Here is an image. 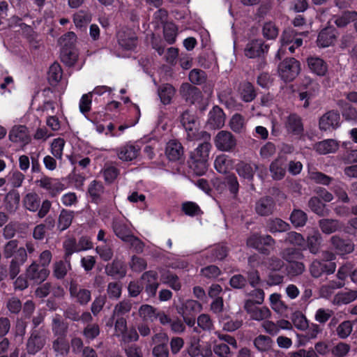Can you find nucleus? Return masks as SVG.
Returning a JSON list of instances; mask_svg holds the SVG:
<instances>
[{"label":"nucleus","mask_w":357,"mask_h":357,"mask_svg":"<svg viewBox=\"0 0 357 357\" xmlns=\"http://www.w3.org/2000/svg\"><path fill=\"white\" fill-rule=\"evenodd\" d=\"M158 275L155 271H148L144 272L141 280L144 282L145 291L149 297H155L160 283L158 281Z\"/></svg>","instance_id":"nucleus-13"},{"label":"nucleus","mask_w":357,"mask_h":357,"mask_svg":"<svg viewBox=\"0 0 357 357\" xmlns=\"http://www.w3.org/2000/svg\"><path fill=\"white\" fill-rule=\"evenodd\" d=\"M24 204L30 211H36L40 206L38 195L35 192L28 193L24 199Z\"/></svg>","instance_id":"nucleus-55"},{"label":"nucleus","mask_w":357,"mask_h":357,"mask_svg":"<svg viewBox=\"0 0 357 357\" xmlns=\"http://www.w3.org/2000/svg\"><path fill=\"white\" fill-rule=\"evenodd\" d=\"M181 122L186 131H192L196 126V118L188 111H185L181 116Z\"/></svg>","instance_id":"nucleus-64"},{"label":"nucleus","mask_w":357,"mask_h":357,"mask_svg":"<svg viewBox=\"0 0 357 357\" xmlns=\"http://www.w3.org/2000/svg\"><path fill=\"white\" fill-rule=\"evenodd\" d=\"M307 65L310 70L319 76H323L327 71V65L325 61L319 57L307 59Z\"/></svg>","instance_id":"nucleus-32"},{"label":"nucleus","mask_w":357,"mask_h":357,"mask_svg":"<svg viewBox=\"0 0 357 357\" xmlns=\"http://www.w3.org/2000/svg\"><path fill=\"white\" fill-rule=\"evenodd\" d=\"M112 227L115 235L123 241H125L132 234L126 220L123 218H113Z\"/></svg>","instance_id":"nucleus-15"},{"label":"nucleus","mask_w":357,"mask_h":357,"mask_svg":"<svg viewBox=\"0 0 357 357\" xmlns=\"http://www.w3.org/2000/svg\"><path fill=\"white\" fill-rule=\"evenodd\" d=\"M50 274V271L33 261L26 269V276L36 284L45 281Z\"/></svg>","instance_id":"nucleus-9"},{"label":"nucleus","mask_w":357,"mask_h":357,"mask_svg":"<svg viewBox=\"0 0 357 357\" xmlns=\"http://www.w3.org/2000/svg\"><path fill=\"white\" fill-rule=\"evenodd\" d=\"M105 271L108 275L111 276L123 277L126 275L123 263L120 261H114L110 265L107 266Z\"/></svg>","instance_id":"nucleus-57"},{"label":"nucleus","mask_w":357,"mask_h":357,"mask_svg":"<svg viewBox=\"0 0 357 357\" xmlns=\"http://www.w3.org/2000/svg\"><path fill=\"white\" fill-rule=\"evenodd\" d=\"M285 128L288 132L293 135H299L303 131V125L299 116L296 114H290L285 122Z\"/></svg>","instance_id":"nucleus-25"},{"label":"nucleus","mask_w":357,"mask_h":357,"mask_svg":"<svg viewBox=\"0 0 357 357\" xmlns=\"http://www.w3.org/2000/svg\"><path fill=\"white\" fill-rule=\"evenodd\" d=\"M118 41L123 48L130 50L137 46V38L130 30L122 31L118 33Z\"/></svg>","instance_id":"nucleus-23"},{"label":"nucleus","mask_w":357,"mask_h":357,"mask_svg":"<svg viewBox=\"0 0 357 357\" xmlns=\"http://www.w3.org/2000/svg\"><path fill=\"white\" fill-rule=\"evenodd\" d=\"M52 349L57 354L64 356L69 351V345L63 336H59L53 341Z\"/></svg>","instance_id":"nucleus-54"},{"label":"nucleus","mask_w":357,"mask_h":357,"mask_svg":"<svg viewBox=\"0 0 357 357\" xmlns=\"http://www.w3.org/2000/svg\"><path fill=\"white\" fill-rule=\"evenodd\" d=\"M161 281L174 291H179L181 289V283L178 275L169 271L161 275Z\"/></svg>","instance_id":"nucleus-37"},{"label":"nucleus","mask_w":357,"mask_h":357,"mask_svg":"<svg viewBox=\"0 0 357 357\" xmlns=\"http://www.w3.org/2000/svg\"><path fill=\"white\" fill-rule=\"evenodd\" d=\"M266 229L273 234L285 232L289 230L290 225L280 218H271L266 222Z\"/></svg>","instance_id":"nucleus-31"},{"label":"nucleus","mask_w":357,"mask_h":357,"mask_svg":"<svg viewBox=\"0 0 357 357\" xmlns=\"http://www.w3.org/2000/svg\"><path fill=\"white\" fill-rule=\"evenodd\" d=\"M27 260V254L25 248H21L18 253V257H14L10 261L8 266V274L11 280H14L20 273L21 266Z\"/></svg>","instance_id":"nucleus-16"},{"label":"nucleus","mask_w":357,"mask_h":357,"mask_svg":"<svg viewBox=\"0 0 357 357\" xmlns=\"http://www.w3.org/2000/svg\"><path fill=\"white\" fill-rule=\"evenodd\" d=\"M357 298V290L342 291L333 298V303L335 305L348 304Z\"/></svg>","instance_id":"nucleus-39"},{"label":"nucleus","mask_w":357,"mask_h":357,"mask_svg":"<svg viewBox=\"0 0 357 357\" xmlns=\"http://www.w3.org/2000/svg\"><path fill=\"white\" fill-rule=\"evenodd\" d=\"M275 206V204L272 197H261L256 202L255 211L259 215L267 216L273 213Z\"/></svg>","instance_id":"nucleus-20"},{"label":"nucleus","mask_w":357,"mask_h":357,"mask_svg":"<svg viewBox=\"0 0 357 357\" xmlns=\"http://www.w3.org/2000/svg\"><path fill=\"white\" fill-rule=\"evenodd\" d=\"M202 305L195 300H187L181 305L176 307L177 312L181 317L194 316V314L202 310Z\"/></svg>","instance_id":"nucleus-24"},{"label":"nucleus","mask_w":357,"mask_h":357,"mask_svg":"<svg viewBox=\"0 0 357 357\" xmlns=\"http://www.w3.org/2000/svg\"><path fill=\"white\" fill-rule=\"evenodd\" d=\"M239 93L241 98L246 102L252 101L256 97L254 86L250 82H245L241 85Z\"/></svg>","instance_id":"nucleus-45"},{"label":"nucleus","mask_w":357,"mask_h":357,"mask_svg":"<svg viewBox=\"0 0 357 357\" xmlns=\"http://www.w3.org/2000/svg\"><path fill=\"white\" fill-rule=\"evenodd\" d=\"M9 139L20 146H25L31 142V136L25 126H14L9 132Z\"/></svg>","instance_id":"nucleus-12"},{"label":"nucleus","mask_w":357,"mask_h":357,"mask_svg":"<svg viewBox=\"0 0 357 357\" xmlns=\"http://www.w3.org/2000/svg\"><path fill=\"white\" fill-rule=\"evenodd\" d=\"M268 49V46L264 45L261 40H254L247 44L244 52L247 57L252 59L260 57Z\"/></svg>","instance_id":"nucleus-17"},{"label":"nucleus","mask_w":357,"mask_h":357,"mask_svg":"<svg viewBox=\"0 0 357 357\" xmlns=\"http://www.w3.org/2000/svg\"><path fill=\"white\" fill-rule=\"evenodd\" d=\"M301 64L294 58H287L278 66L280 77L286 82L293 81L300 73Z\"/></svg>","instance_id":"nucleus-3"},{"label":"nucleus","mask_w":357,"mask_h":357,"mask_svg":"<svg viewBox=\"0 0 357 357\" xmlns=\"http://www.w3.org/2000/svg\"><path fill=\"white\" fill-rule=\"evenodd\" d=\"M182 96L191 104L199 102L202 98V93L199 89L189 84H183L181 87Z\"/></svg>","instance_id":"nucleus-26"},{"label":"nucleus","mask_w":357,"mask_h":357,"mask_svg":"<svg viewBox=\"0 0 357 357\" xmlns=\"http://www.w3.org/2000/svg\"><path fill=\"white\" fill-rule=\"evenodd\" d=\"M77 53L73 48L63 47L61 52V59L68 66H73L77 59Z\"/></svg>","instance_id":"nucleus-49"},{"label":"nucleus","mask_w":357,"mask_h":357,"mask_svg":"<svg viewBox=\"0 0 357 357\" xmlns=\"http://www.w3.org/2000/svg\"><path fill=\"white\" fill-rule=\"evenodd\" d=\"M52 330L55 335L64 336L67 330V326L62 321L59 314H56L52 319Z\"/></svg>","instance_id":"nucleus-56"},{"label":"nucleus","mask_w":357,"mask_h":357,"mask_svg":"<svg viewBox=\"0 0 357 357\" xmlns=\"http://www.w3.org/2000/svg\"><path fill=\"white\" fill-rule=\"evenodd\" d=\"M319 226L321 231L326 234H331L342 229V224L337 220L321 219L319 221Z\"/></svg>","instance_id":"nucleus-30"},{"label":"nucleus","mask_w":357,"mask_h":357,"mask_svg":"<svg viewBox=\"0 0 357 357\" xmlns=\"http://www.w3.org/2000/svg\"><path fill=\"white\" fill-rule=\"evenodd\" d=\"M158 93L161 102L164 105H168L174 95L175 90L172 85L165 84L159 87Z\"/></svg>","instance_id":"nucleus-43"},{"label":"nucleus","mask_w":357,"mask_h":357,"mask_svg":"<svg viewBox=\"0 0 357 357\" xmlns=\"http://www.w3.org/2000/svg\"><path fill=\"white\" fill-rule=\"evenodd\" d=\"M208 125L213 128H220L225 123V114L218 106H214L208 113Z\"/></svg>","instance_id":"nucleus-22"},{"label":"nucleus","mask_w":357,"mask_h":357,"mask_svg":"<svg viewBox=\"0 0 357 357\" xmlns=\"http://www.w3.org/2000/svg\"><path fill=\"white\" fill-rule=\"evenodd\" d=\"M284 242L305 250V239L300 233L296 231L288 232L285 236Z\"/></svg>","instance_id":"nucleus-46"},{"label":"nucleus","mask_w":357,"mask_h":357,"mask_svg":"<svg viewBox=\"0 0 357 357\" xmlns=\"http://www.w3.org/2000/svg\"><path fill=\"white\" fill-rule=\"evenodd\" d=\"M215 147L221 151H231L236 146V139L231 132L221 130L214 138Z\"/></svg>","instance_id":"nucleus-6"},{"label":"nucleus","mask_w":357,"mask_h":357,"mask_svg":"<svg viewBox=\"0 0 357 357\" xmlns=\"http://www.w3.org/2000/svg\"><path fill=\"white\" fill-rule=\"evenodd\" d=\"M257 169V166L255 164L241 162L236 166V172L239 176L248 181H251L253 178Z\"/></svg>","instance_id":"nucleus-36"},{"label":"nucleus","mask_w":357,"mask_h":357,"mask_svg":"<svg viewBox=\"0 0 357 357\" xmlns=\"http://www.w3.org/2000/svg\"><path fill=\"white\" fill-rule=\"evenodd\" d=\"M157 313V310L150 305H142L139 309V316L145 321H153Z\"/></svg>","instance_id":"nucleus-50"},{"label":"nucleus","mask_w":357,"mask_h":357,"mask_svg":"<svg viewBox=\"0 0 357 357\" xmlns=\"http://www.w3.org/2000/svg\"><path fill=\"white\" fill-rule=\"evenodd\" d=\"M340 147L337 141L333 139H324L314 145V150L320 155L335 153Z\"/></svg>","instance_id":"nucleus-21"},{"label":"nucleus","mask_w":357,"mask_h":357,"mask_svg":"<svg viewBox=\"0 0 357 357\" xmlns=\"http://www.w3.org/2000/svg\"><path fill=\"white\" fill-rule=\"evenodd\" d=\"M198 327H194L193 331L197 333H200V329L204 331H211L213 329V322L210 316L207 314H202L197 317Z\"/></svg>","instance_id":"nucleus-42"},{"label":"nucleus","mask_w":357,"mask_h":357,"mask_svg":"<svg viewBox=\"0 0 357 357\" xmlns=\"http://www.w3.org/2000/svg\"><path fill=\"white\" fill-rule=\"evenodd\" d=\"M63 247L65 250L64 259L70 260V257L73 253L79 252L77 243L75 238L66 239L63 243Z\"/></svg>","instance_id":"nucleus-62"},{"label":"nucleus","mask_w":357,"mask_h":357,"mask_svg":"<svg viewBox=\"0 0 357 357\" xmlns=\"http://www.w3.org/2000/svg\"><path fill=\"white\" fill-rule=\"evenodd\" d=\"M48 340L49 333L43 327L32 328L25 344L26 353L36 355L45 347Z\"/></svg>","instance_id":"nucleus-2"},{"label":"nucleus","mask_w":357,"mask_h":357,"mask_svg":"<svg viewBox=\"0 0 357 357\" xmlns=\"http://www.w3.org/2000/svg\"><path fill=\"white\" fill-rule=\"evenodd\" d=\"M298 34L292 29L285 30L282 36V45L278 51L277 56L280 59L287 50V45L294 43L296 47H299L303 45V40L297 37Z\"/></svg>","instance_id":"nucleus-14"},{"label":"nucleus","mask_w":357,"mask_h":357,"mask_svg":"<svg viewBox=\"0 0 357 357\" xmlns=\"http://www.w3.org/2000/svg\"><path fill=\"white\" fill-rule=\"evenodd\" d=\"M70 268V259L60 260L54 264L53 274L57 279L61 280L65 278Z\"/></svg>","instance_id":"nucleus-40"},{"label":"nucleus","mask_w":357,"mask_h":357,"mask_svg":"<svg viewBox=\"0 0 357 357\" xmlns=\"http://www.w3.org/2000/svg\"><path fill=\"white\" fill-rule=\"evenodd\" d=\"M231 166V160L229 156L224 154L217 156L214 161V167L220 174H226Z\"/></svg>","instance_id":"nucleus-44"},{"label":"nucleus","mask_w":357,"mask_h":357,"mask_svg":"<svg viewBox=\"0 0 357 357\" xmlns=\"http://www.w3.org/2000/svg\"><path fill=\"white\" fill-rule=\"evenodd\" d=\"M247 245L249 247L257 250L262 254L268 255L270 253L269 249L261 245V236L258 234L251 235L247 239Z\"/></svg>","instance_id":"nucleus-51"},{"label":"nucleus","mask_w":357,"mask_h":357,"mask_svg":"<svg viewBox=\"0 0 357 357\" xmlns=\"http://www.w3.org/2000/svg\"><path fill=\"white\" fill-rule=\"evenodd\" d=\"M290 221L295 227H303L307 221V214L301 209H294L290 215Z\"/></svg>","instance_id":"nucleus-47"},{"label":"nucleus","mask_w":357,"mask_h":357,"mask_svg":"<svg viewBox=\"0 0 357 357\" xmlns=\"http://www.w3.org/2000/svg\"><path fill=\"white\" fill-rule=\"evenodd\" d=\"M164 37L169 44H173L176 41L177 36V27L173 23H166L163 28Z\"/></svg>","instance_id":"nucleus-60"},{"label":"nucleus","mask_w":357,"mask_h":357,"mask_svg":"<svg viewBox=\"0 0 357 357\" xmlns=\"http://www.w3.org/2000/svg\"><path fill=\"white\" fill-rule=\"evenodd\" d=\"M21 248H24L19 247V241L17 240H10L3 247V255L5 259L18 257V253Z\"/></svg>","instance_id":"nucleus-38"},{"label":"nucleus","mask_w":357,"mask_h":357,"mask_svg":"<svg viewBox=\"0 0 357 357\" xmlns=\"http://www.w3.org/2000/svg\"><path fill=\"white\" fill-rule=\"evenodd\" d=\"M356 19V12H344L341 15L336 17L334 22L338 27H344Z\"/></svg>","instance_id":"nucleus-59"},{"label":"nucleus","mask_w":357,"mask_h":357,"mask_svg":"<svg viewBox=\"0 0 357 357\" xmlns=\"http://www.w3.org/2000/svg\"><path fill=\"white\" fill-rule=\"evenodd\" d=\"M336 269L335 262H324L320 259H314L310 265L309 270L313 278H318L324 274H333Z\"/></svg>","instance_id":"nucleus-8"},{"label":"nucleus","mask_w":357,"mask_h":357,"mask_svg":"<svg viewBox=\"0 0 357 357\" xmlns=\"http://www.w3.org/2000/svg\"><path fill=\"white\" fill-rule=\"evenodd\" d=\"M132 308V303L129 301L123 300L117 303L113 310L112 317H123L122 316L128 313Z\"/></svg>","instance_id":"nucleus-61"},{"label":"nucleus","mask_w":357,"mask_h":357,"mask_svg":"<svg viewBox=\"0 0 357 357\" xmlns=\"http://www.w3.org/2000/svg\"><path fill=\"white\" fill-rule=\"evenodd\" d=\"M273 342L271 338L264 335H259L254 340V345L259 351H267L273 346Z\"/></svg>","instance_id":"nucleus-48"},{"label":"nucleus","mask_w":357,"mask_h":357,"mask_svg":"<svg viewBox=\"0 0 357 357\" xmlns=\"http://www.w3.org/2000/svg\"><path fill=\"white\" fill-rule=\"evenodd\" d=\"M282 258L289 263L296 261L303 257L302 252L296 248H288L282 252Z\"/></svg>","instance_id":"nucleus-63"},{"label":"nucleus","mask_w":357,"mask_h":357,"mask_svg":"<svg viewBox=\"0 0 357 357\" xmlns=\"http://www.w3.org/2000/svg\"><path fill=\"white\" fill-rule=\"evenodd\" d=\"M341 117L340 114L334 110L325 113L319 122V128L324 131H332L340 127Z\"/></svg>","instance_id":"nucleus-10"},{"label":"nucleus","mask_w":357,"mask_h":357,"mask_svg":"<svg viewBox=\"0 0 357 357\" xmlns=\"http://www.w3.org/2000/svg\"><path fill=\"white\" fill-rule=\"evenodd\" d=\"M36 183L41 188L46 190L52 197L57 196L65 189V185L58 178L43 176L36 181Z\"/></svg>","instance_id":"nucleus-7"},{"label":"nucleus","mask_w":357,"mask_h":357,"mask_svg":"<svg viewBox=\"0 0 357 357\" xmlns=\"http://www.w3.org/2000/svg\"><path fill=\"white\" fill-rule=\"evenodd\" d=\"M244 309L249 314L250 319L255 321H265L271 317V312L268 307L257 306L251 299L245 301Z\"/></svg>","instance_id":"nucleus-4"},{"label":"nucleus","mask_w":357,"mask_h":357,"mask_svg":"<svg viewBox=\"0 0 357 357\" xmlns=\"http://www.w3.org/2000/svg\"><path fill=\"white\" fill-rule=\"evenodd\" d=\"M105 192V188L102 182L93 181L89 185L88 192L92 199V202L98 204L100 202L102 196Z\"/></svg>","instance_id":"nucleus-34"},{"label":"nucleus","mask_w":357,"mask_h":357,"mask_svg":"<svg viewBox=\"0 0 357 357\" xmlns=\"http://www.w3.org/2000/svg\"><path fill=\"white\" fill-rule=\"evenodd\" d=\"M201 349L202 344H200V339L195 336L192 337L186 349L189 356L190 357L201 356Z\"/></svg>","instance_id":"nucleus-58"},{"label":"nucleus","mask_w":357,"mask_h":357,"mask_svg":"<svg viewBox=\"0 0 357 357\" xmlns=\"http://www.w3.org/2000/svg\"><path fill=\"white\" fill-rule=\"evenodd\" d=\"M245 118L241 114H234L229 120V126L232 131L236 133H243L246 130Z\"/></svg>","instance_id":"nucleus-33"},{"label":"nucleus","mask_w":357,"mask_h":357,"mask_svg":"<svg viewBox=\"0 0 357 357\" xmlns=\"http://www.w3.org/2000/svg\"><path fill=\"white\" fill-rule=\"evenodd\" d=\"M270 305L271 308L277 313L284 315L289 307L281 299L280 294H272L269 297Z\"/></svg>","instance_id":"nucleus-35"},{"label":"nucleus","mask_w":357,"mask_h":357,"mask_svg":"<svg viewBox=\"0 0 357 357\" xmlns=\"http://www.w3.org/2000/svg\"><path fill=\"white\" fill-rule=\"evenodd\" d=\"M287 160L283 157H278L270 165L269 170L274 180L282 179L286 174Z\"/></svg>","instance_id":"nucleus-19"},{"label":"nucleus","mask_w":357,"mask_h":357,"mask_svg":"<svg viewBox=\"0 0 357 357\" xmlns=\"http://www.w3.org/2000/svg\"><path fill=\"white\" fill-rule=\"evenodd\" d=\"M70 297L81 305H86L91 299V291L82 287L75 282H71L69 287Z\"/></svg>","instance_id":"nucleus-11"},{"label":"nucleus","mask_w":357,"mask_h":357,"mask_svg":"<svg viewBox=\"0 0 357 357\" xmlns=\"http://www.w3.org/2000/svg\"><path fill=\"white\" fill-rule=\"evenodd\" d=\"M165 153L170 160L176 161L183 156V149L179 142L175 139L170 140L167 144Z\"/></svg>","instance_id":"nucleus-28"},{"label":"nucleus","mask_w":357,"mask_h":357,"mask_svg":"<svg viewBox=\"0 0 357 357\" xmlns=\"http://www.w3.org/2000/svg\"><path fill=\"white\" fill-rule=\"evenodd\" d=\"M203 137H205L206 141L199 144L190 155L191 167L197 175H202L207 170L209 153L212 148L209 142L211 135L204 132Z\"/></svg>","instance_id":"nucleus-1"},{"label":"nucleus","mask_w":357,"mask_h":357,"mask_svg":"<svg viewBox=\"0 0 357 357\" xmlns=\"http://www.w3.org/2000/svg\"><path fill=\"white\" fill-rule=\"evenodd\" d=\"M140 147L134 142H129L119 147L116 148L114 151L117 158L123 162H130L136 159L140 153Z\"/></svg>","instance_id":"nucleus-5"},{"label":"nucleus","mask_w":357,"mask_h":357,"mask_svg":"<svg viewBox=\"0 0 357 357\" xmlns=\"http://www.w3.org/2000/svg\"><path fill=\"white\" fill-rule=\"evenodd\" d=\"M336 38V31L332 27H327L321 30L317 38V45L321 47H326L333 45Z\"/></svg>","instance_id":"nucleus-29"},{"label":"nucleus","mask_w":357,"mask_h":357,"mask_svg":"<svg viewBox=\"0 0 357 357\" xmlns=\"http://www.w3.org/2000/svg\"><path fill=\"white\" fill-rule=\"evenodd\" d=\"M308 206L314 213L319 216H324L328 214V210L325 208V204L316 197L310 198L308 202Z\"/></svg>","instance_id":"nucleus-53"},{"label":"nucleus","mask_w":357,"mask_h":357,"mask_svg":"<svg viewBox=\"0 0 357 357\" xmlns=\"http://www.w3.org/2000/svg\"><path fill=\"white\" fill-rule=\"evenodd\" d=\"M62 69L58 63H54L48 71V80L50 84H57L62 78Z\"/></svg>","instance_id":"nucleus-52"},{"label":"nucleus","mask_w":357,"mask_h":357,"mask_svg":"<svg viewBox=\"0 0 357 357\" xmlns=\"http://www.w3.org/2000/svg\"><path fill=\"white\" fill-rule=\"evenodd\" d=\"M321 241V235L319 230L312 229L305 240V250L308 249L310 253L317 255L320 250Z\"/></svg>","instance_id":"nucleus-18"},{"label":"nucleus","mask_w":357,"mask_h":357,"mask_svg":"<svg viewBox=\"0 0 357 357\" xmlns=\"http://www.w3.org/2000/svg\"><path fill=\"white\" fill-rule=\"evenodd\" d=\"M331 242L340 255L351 253L354 249V245L350 240L342 239L338 236H332Z\"/></svg>","instance_id":"nucleus-27"},{"label":"nucleus","mask_w":357,"mask_h":357,"mask_svg":"<svg viewBox=\"0 0 357 357\" xmlns=\"http://www.w3.org/2000/svg\"><path fill=\"white\" fill-rule=\"evenodd\" d=\"M74 218V212L66 209H62L59 215L58 228L61 231L68 229L73 221Z\"/></svg>","instance_id":"nucleus-41"}]
</instances>
